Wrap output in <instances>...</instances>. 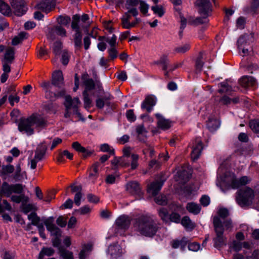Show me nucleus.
Instances as JSON below:
<instances>
[{
    "instance_id": "680f3d73",
    "label": "nucleus",
    "mask_w": 259,
    "mask_h": 259,
    "mask_svg": "<svg viewBox=\"0 0 259 259\" xmlns=\"http://www.w3.org/2000/svg\"><path fill=\"white\" fill-rule=\"evenodd\" d=\"M131 158L132 160L131 164V168L132 169H135L138 167V160L139 159V156L137 154H132Z\"/></svg>"
},
{
    "instance_id": "f03ea898",
    "label": "nucleus",
    "mask_w": 259,
    "mask_h": 259,
    "mask_svg": "<svg viewBox=\"0 0 259 259\" xmlns=\"http://www.w3.org/2000/svg\"><path fill=\"white\" fill-rule=\"evenodd\" d=\"M213 224L216 237L213 239L214 246L220 248L226 245V238L224 236V229L222 224V221L218 217H214Z\"/></svg>"
},
{
    "instance_id": "412c9836",
    "label": "nucleus",
    "mask_w": 259,
    "mask_h": 259,
    "mask_svg": "<svg viewBox=\"0 0 259 259\" xmlns=\"http://www.w3.org/2000/svg\"><path fill=\"white\" fill-rule=\"evenodd\" d=\"M239 84L243 88H246L250 87H255L257 83L253 77L245 76L240 79Z\"/></svg>"
},
{
    "instance_id": "ea45409f",
    "label": "nucleus",
    "mask_w": 259,
    "mask_h": 259,
    "mask_svg": "<svg viewBox=\"0 0 259 259\" xmlns=\"http://www.w3.org/2000/svg\"><path fill=\"white\" fill-rule=\"evenodd\" d=\"M159 216L161 219L166 223L169 221V215L167 210L163 207H161L158 210Z\"/></svg>"
},
{
    "instance_id": "a878e982",
    "label": "nucleus",
    "mask_w": 259,
    "mask_h": 259,
    "mask_svg": "<svg viewBox=\"0 0 259 259\" xmlns=\"http://www.w3.org/2000/svg\"><path fill=\"white\" fill-rule=\"evenodd\" d=\"M47 149V146L45 144L41 143L38 145L35 151V158L37 160H41L46 154Z\"/></svg>"
},
{
    "instance_id": "603ef678",
    "label": "nucleus",
    "mask_w": 259,
    "mask_h": 259,
    "mask_svg": "<svg viewBox=\"0 0 259 259\" xmlns=\"http://www.w3.org/2000/svg\"><path fill=\"white\" fill-rule=\"evenodd\" d=\"M28 219L31 221V224L34 226L37 225L40 221V218L38 217L37 214L34 212H31L28 215Z\"/></svg>"
},
{
    "instance_id": "473e14b6",
    "label": "nucleus",
    "mask_w": 259,
    "mask_h": 259,
    "mask_svg": "<svg viewBox=\"0 0 259 259\" xmlns=\"http://www.w3.org/2000/svg\"><path fill=\"white\" fill-rule=\"evenodd\" d=\"M203 54L202 52H200L199 54L198 57L197 58L195 61V71L196 73L200 72L201 71L204 62L203 61Z\"/></svg>"
},
{
    "instance_id": "3c124183",
    "label": "nucleus",
    "mask_w": 259,
    "mask_h": 259,
    "mask_svg": "<svg viewBox=\"0 0 259 259\" xmlns=\"http://www.w3.org/2000/svg\"><path fill=\"white\" fill-rule=\"evenodd\" d=\"M182 225L186 228L192 229L194 228V224L192 222L190 218L187 217H184L181 221Z\"/></svg>"
},
{
    "instance_id": "8fccbe9b",
    "label": "nucleus",
    "mask_w": 259,
    "mask_h": 259,
    "mask_svg": "<svg viewBox=\"0 0 259 259\" xmlns=\"http://www.w3.org/2000/svg\"><path fill=\"white\" fill-rule=\"evenodd\" d=\"M229 211L227 208H220L218 211V216L215 217H218L222 221V224L223 225V221L225 220L226 218L229 215Z\"/></svg>"
},
{
    "instance_id": "052dcab7",
    "label": "nucleus",
    "mask_w": 259,
    "mask_h": 259,
    "mask_svg": "<svg viewBox=\"0 0 259 259\" xmlns=\"http://www.w3.org/2000/svg\"><path fill=\"white\" fill-rule=\"evenodd\" d=\"M126 117L127 120L131 122H134L136 119V116L135 115L133 109H130L126 111Z\"/></svg>"
},
{
    "instance_id": "5fc2aeb1",
    "label": "nucleus",
    "mask_w": 259,
    "mask_h": 259,
    "mask_svg": "<svg viewBox=\"0 0 259 259\" xmlns=\"http://www.w3.org/2000/svg\"><path fill=\"white\" fill-rule=\"evenodd\" d=\"M82 24H81L82 28H87L90 25V21L89 20V16L87 14L82 15L80 19Z\"/></svg>"
},
{
    "instance_id": "ddd939ff",
    "label": "nucleus",
    "mask_w": 259,
    "mask_h": 259,
    "mask_svg": "<svg viewBox=\"0 0 259 259\" xmlns=\"http://www.w3.org/2000/svg\"><path fill=\"white\" fill-rule=\"evenodd\" d=\"M165 181V179H160L150 183L148 186L147 192L153 196L156 195L160 191Z\"/></svg>"
},
{
    "instance_id": "de8ad7c7",
    "label": "nucleus",
    "mask_w": 259,
    "mask_h": 259,
    "mask_svg": "<svg viewBox=\"0 0 259 259\" xmlns=\"http://www.w3.org/2000/svg\"><path fill=\"white\" fill-rule=\"evenodd\" d=\"M14 171V167L12 165H3L1 170V175H8Z\"/></svg>"
},
{
    "instance_id": "4c0bfd02",
    "label": "nucleus",
    "mask_w": 259,
    "mask_h": 259,
    "mask_svg": "<svg viewBox=\"0 0 259 259\" xmlns=\"http://www.w3.org/2000/svg\"><path fill=\"white\" fill-rule=\"evenodd\" d=\"M19 195H12L11 197V200L15 203H19L22 202H27L29 201V198L26 196L24 194H19Z\"/></svg>"
},
{
    "instance_id": "69168bd1",
    "label": "nucleus",
    "mask_w": 259,
    "mask_h": 259,
    "mask_svg": "<svg viewBox=\"0 0 259 259\" xmlns=\"http://www.w3.org/2000/svg\"><path fill=\"white\" fill-rule=\"evenodd\" d=\"M181 220L180 215L176 212L172 213L169 215V221L175 223H179Z\"/></svg>"
},
{
    "instance_id": "6e6552de",
    "label": "nucleus",
    "mask_w": 259,
    "mask_h": 259,
    "mask_svg": "<svg viewBox=\"0 0 259 259\" xmlns=\"http://www.w3.org/2000/svg\"><path fill=\"white\" fill-rule=\"evenodd\" d=\"M83 84L85 85V89L82 93L84 106L85 108L89 109L91 107L92 101L89 97L88 92L94 89L95 84L93 79L87 78L84 80Z\"/></svg>"
},
{
    "instance_id": "20e7f679",
    "label": "nucleus",
    "mask_w": 259,
    "mask_h": 259,
    "mask_svg": "<svg viewBox=\"0 0 259 259\" xmlns=\"http://www.w3.org/2000/svg\"><path fill=\"white\" fill-rule=\"evenodd\" d=\"M221 181L224 184L231 186L233 188H238L241 186L248 184L250 181V179L246 176H243L237 180L233 173L226 172Z\"/></svg>"
},
{
    "instance_id": "5701e85b",
    "label": "nucleus",
    "mask_w": 259,
    "mask_h": 259,
    "mask_svg": "<svg viewBox=\"0 0 259 259\" xmlns=\"http://www.w3.org/2000/svg\"><path fill=\"white\" fill-rule=\"evenodd\" d=\"M108 252L112 258H117L122 254V250L120 245L113 244L108 247Z\"/></svg>"
},
{
    "instance_id": "774afa93",
    "label": "nucleus",
    "mask_w": 259,
    "mask_h": 259,
    "mask_svg": "<svg viewBox=\"0 0 259 259\" xmlns=\"http://www.w3.org/2000/svg\"><path fill=\"white\" fill-rule=\"evenodd\" d=\"M62 48V44L60 41H56L53 46L54 52L57 55L58 54Z\"/></svg>"
},
{
    "instance_id": "864d4df0",
    "label": "nucleus",
    "mask_w": 259,
    "mask_h": 259,
    "mask_svg": "<svg viewBox=\"0 0 259 259\" xmlns=\"http://www.w3.org/2000/svg\"><path fill=\"white\" fill-rule=\"evenodd\" d=\"M100 150L104 152H108L110 155H114V150L108 144H103L100 146Z\"/></svg>"
},
{
    "instance_id": "c756f323",
    "label": "nucleus",
    "mask_w": 259,
    "mask_h": 259,
    "mask_svg": "<svg viewBox=\"0 0 259 259\" xmlns=\"http://www.w3.org/2000/svg\"><path fill=\"white\" fill-rule=\"evenodd\" d=\"M169 61L168 59L167 56L166 55H162L157 61L154 62V64L156 65L161 64L162 65V70L166 71L169 66Z\"/></svg>"
},
{
    "instance_id": "49530a36",
    "label": "nucleus",
    "mask_w": 259,
    "mask_h": 259,
    "mask_svg": "<svg viewBox=\"0 0 259 259\" xmlns=\"http://www.w3.org/2000/svg\"><path fill=\"white\" fill-rule=\"evenodd\" d=\"M219 87L220 88L218 91L220 93H228L232 90L231 87L226 81L221 82Z\"/></svg>"
},
{
    "instance_id": "58836bf2",
    "label": "nucleus",
    "mask_w": 259,
    "mask_h": 259,
    "mask_svg": "<svg viewBox=\"0 0 259 259\" xmlns=\"http://www.w3.org/2000/svg\"><path fill=\"white\" fill-rule=\"evenodd\" d=\"M92 245L91 244L84 245L79 254V259H85L90 251H91Z\"/></svg>"
},
{
    "instance_id": "c85d7f7f",
    "label": "nucleus",
    "mask_w": 259,
    "mask_h": 259,
    "mask_svg": "<svg viewBox=\"0 0 259 259\" xmlns=\"http://www.w3.org/2000/svg\"><path fill=\"white\" fill-rule=\"evenodd\" d=\"M100 164L99 162L95 163L90 168L89 179L92 181L93 183L97 179L99 176V166Z\"/></svg>"
},
{
    "instance_id": "6ab92c4d",
    "label": "nucleus",
    "mask_w": 259,
    "mask_h": 259,
    "mask_svg": "<svg viewBox=\"0 0 259 259\" xmlns=\"http://www.w3.org/2000/svg\"><path fill=\"white\" fill-rule=\"evenodd\" d=\"M52 83L58 88H61L64 84V78L61 71L57 70L52 74Z\"/></svg>"
},
{
    "instance_id": "0e129e2a",
    "label": "nucleus",
    "mask_w": 259,
    "mask_h": 259,
    "mask_svg": "<svg viewBox=\"0 0 259 259\" xmlns=\"http://www.w3.org/2000/svg\"><path fill=\"white\" fill-rule=\"evenodd\" d=\"M127 157L123 156L119 157V166L126 167L129 166L130 162L127 160Z\"/></svg>"
},
{
    "instance_id": "2eb2a0df",
    "label": "nucleus",
    "mask_w": 259,
    "mask_h": 259,
    "mask_svg": "<svg viewBox=\"0 0 259 259\" xmlns=\"http://www.w3.org/2000/svg\"><path fill=\"white\" fill-rule=\"evenodd\" d=\"M193 144L191 158L193 160H196L199 157L203 149L202 143L199 138H197Z\"/></svg>"
},
{
    "instance_id": "f8f14e48",
    "label": "nucleus",
    "mask_w": 259,
    "mask_h": 259,
    "mask_svg": "<svg viewBox=\"0 0 259 259\" xmlns=\"http://www.w3.org/2000/svg\"><path fill=\"white\" fill-rule=\"evenodd\" d=\"M126 190L130 194L135 195L138 198H141L143 195L141 188L139 183L137 181H131L127 183Z\"/></svg>"
},
{
    "instance_id": "39448f33",
    "label": "nucleus",
    "mask_w": 259,
    "mask_h": 259,
    "mask_svg": "<svg viewBox=\"0 0 259 259\" xmlns=\"http://www.w3.org/2000/svg\"><path fill=\"white\" fill-rule=\"evenodd\" d=\"M81 103L78 98L72 99L69 95L65 96L64 106L65 107V113L64 117L69 118L71 114V110L72 109V114H76L78 117H81V115L78 111V107Z\"/></svg>"
},
{
    "instance_id": "09e8293b",
    "label": "nucleus",
    "mask_w": 259,
    "mask_h": 259,
    "mask_svg": "<svg viewBox=\"0 0 259 259\" xmlns=\"http://www.w3.org/2000/svg\"><path fill=\"white\" fill-rule=\"evenodd\" d=\"M26 203L27 202H23L21 205L22 211L25 214H27L31 210H36L34 205L32 204H27Z\"/></svg>"
},
{
    "instance_id": "79ce46f5",
    "label": "nucleus",
    "mask_w": 259,
    "mask_h": 259,
    "mask_svg": "<svg viewBox=\"0 0 259 259\" xmlns=\"http://www.w3.org/2000/svg\"><path fill=\"white\" fill-rule=\"evenodd\" d=\"M26 35L27 33L25 32H20L12 39V44L16 46L21 43L24 38H26Z\"/></svg>"
},
{
    "instance_id": "4be33fe9",
    "label": "nucleus",
    "mask_w": 259,
    "mask_h": 259,
    "mask_svg": "<svg viewBox=\"0 0 259 259\" xmlns=\"http://www.w3.org/2000/svg\"><path fill=\"white\" fill-rule=\"evenodd\" d=\"M253 39V33H250L242 35L237 41L238 49H242V47H244L247 44L252 41Z\"/></svg>"
},
{
    "instance_id": "0eeeda50",
    "label": "nucleus",
    "mask_w": 259,
    "mask_h": 259,
    "mask_svg": "<svg viewBox=\"0 0 259 259\" xmlns=\"http://www.w3.org/2000/svg\"><path fill=\"white\" fill-rule=\"evenodd\" d=\"M23 191V186L21 184H9L6 182H4L0 190V195L9 197L13 193L21 194Z\"/></svg>"
},
{
    "instance_id": "338daca9",
    "label": "nucleus",
    "mask_w": 259,
    "mask_h": 259,
    "mask_svg": "<svg viewBox=\"0 0 259 259\" xmlns=\"http://www.w3.org/2000/svg\"><path fill=\"white\" fill-rule=\"evenodd\" d=\"M56 223L58 226L63 228L66 226L67 224V221L63 216H60L57 218L56 220Z\"/></svg>"
},
{
    "instance_id": "1a4fd4ad",
    "label": "nucleus",
    "mask_w": 259,
    "mask_h": 259,
    "mask_svg": "<svg viewBox=\"0 0 259 259\" xmlns=\"http://www.w3.org/2000/svg\"><path fill=\"white\" fill-rule=\"evenodd\" d=\"M194 6L197 8L200 15H211L212 8L210 0H196Z\"/></svg>"
},
{
    "instance_id": "f704fd0d",
    "label": "nucleus",
    "mask_w": 259,
    "mask_h": 259,
    "mask_svg": "<svg viewBox=\"0 0 259 259\" xmlns=\"http://www.w3.org/2000/svg\"><path fill=\"white\" fill-rule=\"evenodd\" d=\"M220 123L219 121L215 118H209L207 122V127L211 132H213L219 128Z\"/></svg>"
},
{
    "instance_id": "13d9d810",
    "label": "nucleus",
    "mask_w": 259,
    "mask_h": 259,
    "mask_svg": "<svg viewBox=\"0 0 259 259\" xmlns=\"http://www.w3.org/2000/svg\"><path fill=\"white\" fill-rule=\"evenodd\" d=\"M190 49L189 44H185L175 48V51L178 53H184Z\"/></svg>"
},
{
    "instance_id": "393cba45",
    "label": "nucleus",
    "mask_w": 259,
    "mask_h": 259,
    "mask_svg": "<svg viewBox=\"0 0 259 259\" xmlns=\"http://www.w3.org/2000/svg\"><path fill=\"white\" fill-rule=\"evenodd\" d=\"M30 116L33 124H35L36 126L42 128L47 125V121L41 116L33 114Z\"/></svg>"
},
{
    "instance_id": "a18cd8bd",
    "label": "nucleus",
    "mask_w": 259,
    "mask_h": 259,
    "mask_svg": "<svg viewBox=\"0 0 259 259\" xmlns=\"http://www.w3.org/2000/svg\"><path fill=\"white\" fill-rule=\"evenodd\" d=\"M74 42L75 46L79 48L82 46V34L81 31H76L74 34Z\"/></svg>"
},
{
    "instance_id": "f3484780",
    "label": "nucleus",
    "mask_w": 259,
    "mask_h": 259,
    "mask_svg": "<svg viewBox=\"0 0 259 259\" xmlns=\"http://www.w3.org/2000/svg\"><path fill=\"white\" fill-rule=\"evenodd\" d=\"M156 103V98L155 97L152 95L148 96L142 103L141 108L142 109H145L147 112H150Z\"/></svg>"
},
{
    "instance_id": "e2e57ef3",
    "label": "nucleus",
    "mask_w": 259,
    "mask_h": 259,
    "mask_svg": "<svg viewBox=\"0 0 259 259\" xmlns=\"http://www.w3.org/2000/svg\"><path fill=\"white\" fill-rule=\"evenodd\" d=\"M116 39V36L115 34H113L111 38L107 37V38L106 39V42H108L110 45L111 48H115Z\"/></svg>"
},
{
    "instance_id": "bb28decb",
    "label": "nucleus",
    "mask_w": 259,
    "mask_h": 259,
    "mask_svg": "<svg viewBox=\"0 0 259 259\" xmlns=\"http://www.w3.org/2000/svg\"><path fill=\"white\" fill-rule=\"evenodd\" d=\"M54 32H55L58 35L63 37L66 36V30L61 25H57L50 31L48 34V37L50 39H54V36L52 35V33Z\"/></svg>"
},
{
    "instance_id": "f257e3e1",
    "label": "nucleus",
    "mask_w": 259,
    "mask_h": 259,
    "mask_svg": "<svg viewBox=\"0 0 259 259\" xmlns=\"http://www.w3.org/2000/svg\"><path fill=\"white\" fill-rule=\"evenodd\" d=\"M135 230L142 235L152 237L154 236L159 227L151 217L147 215H141L135 220Z\"/></svg>"
},
{
    "instance_id": "72a5a7b5",
    "label": "nucleus",
    "mask_w": 259,
    "mask_h": 259,
    "mask_svg": "<svg viewBox=\"0 0 259 259\" xmlns=\"http://www.w3.org/2000/svg\"><path fill=\"white\" fill-rule=\"evenodd\" d=\"M55 253V250L52 247L42 248L38 255V259H42L45 255L50 256L53 255Z\"/></svg>"
},
{
    "instance_id": "9d476101",
    "label": "nucleus",
    "mask_w": 259,
    "mask_h": 259,
    "mask_svg": "<svg viewBox=\"0 0 259 259\" xmlns=\"http://www.w3.org/2000/svg\"><path fill=\"white\" fill-rule=\"evenodd\" d=\"M33 123L31 116L21 119L18 124V130L20 132L25 133L27 136H31L34 134Z\"/></svg>"
},
{
    "instance_id": "7c9ffc66",
    "label": "nucleus",
    "mask_w": 259,
    "mask_h": 259,
    "mask_svg": "<svg viewBox=\"0 0 259 259\" xmlns=\"http://www.w3.org/2000/svg\"><path fill=\"white\" fill-rule=\"evenodd\" d=\"M14 54L15 53L13 48H9L7 49L5 54L4 60H3L2 61H6L11 64L15 58Z\"/></svg>"
},
{
    "instance_id": "6e6d98bb",
    "label": "nucleus",
    "mask_w": 259,
    "mask_h": 259,
    "mask_svg": "<svg viewBox=\"0 0 259 259\" xmlns=\"http://www.w3.org/2000/svg\"><path fill=\"white\" fill-rule=\"evenodd\" d=\"M155 202L161 205H165L167 204V198L164 195H160L154 199Z\"/></svg>"
},
{
    "instance_id": "4d7b16f0",
    "label": "nucleus",
    "mask_w": 259,
    "mask_h": 259,
    "mask_svg": "<svg viewBox=\"0 0 259 259\" xmlns=\"http://www.w3.org/2000/svg\"><path fill=\"white\" fill-rule=\"evenodd\" d=\"M154 14H157L159 17H162L164 13L163 8L161 6L156 5L151 7Z\"/></svg>"
},
{
    "instance_id": "37998d69",
    "label": "nucleus",
    "mask_w": 259,
    "mask_h": 259,
    "mask_svg": "<svg viewBox=\"0 0 259 259\" xmlns=\"http://www.w3.org/2000/svg\"><path fill=\"white\" fill-rule=\"evenodd\" d=\"M249 125L252 131L259 137V121L251 120L249 122Z\"/></svg>"
},
{
    "instance_id": "dca6fc26",
    "label": "nucleus",
    "mask_w": 259,
    "mask_h": 259,
    "mask_svg": "<svg viewBox=\"0 0 259 259\" xmlns=\"http://www.w3.org/2000/svg\"><path fill=\"white\" fill-rule=\"evenodd\" d=\"M131 219L127 215H122L118 218L116 221L117 229L126 230L130 227Z\"/></svg>"
},
{
    "instance_id": "aec40b11",
    "label": "nucleus",
    "mask_w": 259,
    "mask_h": 259,
    "mask_svg": "<svg viewBox=\"0 0 259 259\" xmlns=\"http://www.w3.org/2000/svg\"><path fill=\"white\" fill-rule=\"evenodd\" d=\"M131 12L127 11L125 12L121 18V25L123 28L129 29L134 27V24L130 22L132 18Z\"/></svg>"
},
{
    "instance_id": "4468645a",
    "label": "nucleus",
    "mask_w": 259,
    "mask_h": 259,
    "mask_svg": "<svg viewBox=\"0 0 259 259\" xmlns=\"http://www.w3.org/2000/svg\"><path fill=\"white\" fill-rule=\"evenodd\" d=\"M56 0H44L40 2L36 5L38 10L48 13L55 8Z\"/></svg>"
},
{
    "instance_id": "c03bdc74",
    "label": "nucleus",
    "mask_w": 259,
    "mask_h": 259,
    "mask_svg": "<svg viewBox=\"0 0 259 259\" xmlns=\"http://www.w3.org/2000/svg\"><path fill=\"white\" fill-rule=\"evenodd\" d=\"M70 21V17L68 16H60L57 18V22L61 26H68Z\"/></svg>"
},
{
    "instance_id": "2f4dec72",
    "label": "nucleus",
    "mask_w": 259,
    "mask_h": 259,
    "mask_svg": "<svg viewBox=\"0 0 259 259\" xmlns=\"http://www.w3.org/2000/svg\"><path fill=\"white\" fill-rule=\"evenodd\" d=\"M186 208L189 212L194 214L199 213L201 210L200 205L194 202L188 203L187 205Z\"/></svg>"
},
{
    "instance_id": "e433bc0d",
    "label": "nucleus",
    "mask_w": 259,
    "mask_h": 259,
    "mask_svg": "<svg viewBox=\"0 0 259 259\" xmlns=\"http://www.w3.org/2000/svg\"><path fill=\"white\" fill-rule=\"evenodd\" d=\"M80 16L78 15H74L72 17V21L71 23V28L76 31H81V26H80L79 22L80 21Z\"/></svg>"
},
{
    "instance_id": "7ed1b4c3",
    "label": "nucleus",
    "mask_w": 259,
    "mask_h": 259,
    "mask_svg": "<svg viewBox=\"0 0 259 259\" xmlns=\"http://www.w3.org/2000/svg\"><path fill=\"white\" fill-rule=\"evenodd\" d=\"M254 194L253 190L249 187L240 189L237 193L236 201L241 207L248 206L252 202Z\"/></svg>"
},
{
    "instance_id": "cd10ccee",
    "label": "nucleus",
    "mask_w": 259,
    "mask_h": 259,
    "mask_svg": "<svg viewBox=\"0 0 259 259\" xmlns=\"http://www.w3.org/2000/svg\"><path fill=\"white\" fill-rule=\"evenodd\" d=\"M202 17H198L196 18L193 17H190L188 19V22L191 24L199 25L203 23H207L209 22V20L207 17L209 16L205 15H201Z\"/></svg>"
},
{
    "instance_id": "c9c22d12",
    "label": "nucleus",
    "mask_w": 259,
    "mask_h": 259,
    "mask_svg": "<svg viewBox=\"0 0 259 259\" xmlns=\"http://www.w3.org/2000/svg\"><path fill=\"white\" fill-rule=\"evenodd\" d=\"M0 12L6 16L10 15L12 12L10 6L3 0H0Z\"/></svg>"
},
{
    "instance_id": "9b49d317",
    "label": "nucleus",
    "mask_w": 259,
    "mask_h": 259,
    "mask_svg": "<svg viewBox=\"0 0 259 259\" xmlns=\"http://www.w3.org/2000/svg\"><path fill=\"white\" fill-rule=\"evenodd\" d=\"M10 3L14 13L18 16H22L28 10L25 0H11Z\"/></svg>"
},
{
    "instance_id": "bf43d9fd",
    "label": "nucleus",
    "mask_w": 259,
    "mask_h": 259,
    "mask_svg": "<svg viewBox=\"0 0 259 259\" xmlns=\"http://www.w3.org/2000/svg\"><path fill=\"white\" fill-rule=\"evenodd\" d=\"M149 8V6L147 3L144 1H141L140 3V10L143 14L146 15L148 12Z\"/></svg>"
},
{
    "instance_id": "423d86ee",
    "label": "nucleus",
    "mask_w": 259,
    "mask_h": 259,
    "mask_svg": "<svg viewBox=\"0 0 259 259\" xmlns=\"http://www.w3.org/2000/svg\"><path fill=\"white\" fill-rule=\"evenodd\" d=\"M44 224L46 226L48 231L51 232V235L55 236L53 240V245L54 247H59L60 245L59 237L61 236V230L54 224V218L49 217L44 221Z\"/></svg>"
},
{
    "instance_id": "a211bd4d",
    "label": "nucleus",
    "mask_w": 259,
    "mask_h": 259,
    "mask_svg": "<svg viewBox=\"0 0 259 259\" xmlns=\"http://www.w3.org/2000/svg\"><path fill=\"white\" fill-rule=\"evenodd\" d=\"M141 0H126L125 3V8L127 11L131 12V14L134 17L138 15L139 12L136 6L140 4Z\"/></svg>"
},
{
    "instance_id": "b1692460",
    "label": "nucleus",
    "mask_w": 259,
    "mask_h": 259,
    "mask_svg": "<svg viewBox=\"0 0 259 259\" xmlns=\"http://www.w3.org/2000/svg\"><path fill=\"white\" fill-rule=\"evenodd\" d=\"M155 116L158 119L157 125L159 128L164 130H167L170 128L171 125V123L169 120L163 118V117L159 113L156 114Z\"/></svg>"
},
{
    "instance_id": "a19ab883",
    "label": "nucleus",
    "mask_w": 259,
    "mask_h": 259,
    "mask_svg": "<svg viewBox=\"0 0 259 259\" xmlns=\"http://www.w3.org/2000/svg\"><path fill=\"white\" fill-rule=\"evenodd\" d=\"M59 253L62 259H74L72 252L63 248H59Z\"/></svg>"
}]
</instances>
